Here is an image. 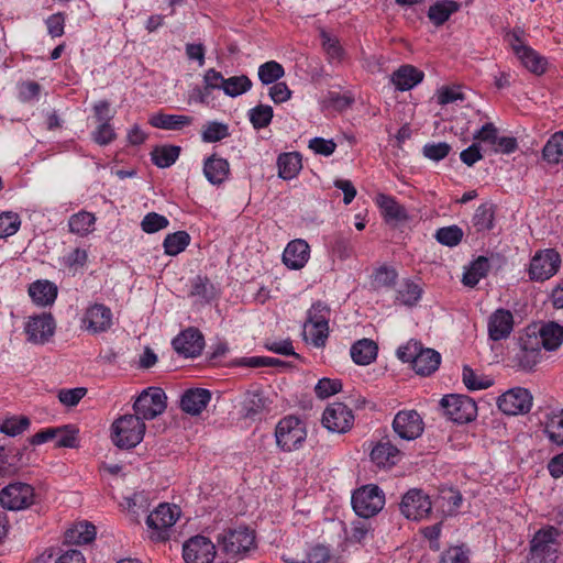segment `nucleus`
Masks as SVG:
<instances>
[{
	"instance_id": "nucleus-1",
	"label": "nucleus",
	"mask_w": 563,
	"mask_h": 563,
	"mask_svg": "<svg viewBox=\"0 0 563 563\" xmlns=\"http://www.w3.org/2000/svg\"><path fill=\"white\" fill-rule=\"evenodd\" d=\"M402 362L411 363L412 369L420 376L434 373L441 363V355L433 349L423 347L418 341L410 340L397 350Z\"/></svg>"
},
{
	"instance_id": "nucleus-2",
	"label": "nucleus",
	"mask_w": 563,
	"mask_h": 563,
	"mask_svg": "<svg viewBox=\"0 0 563 563\" xmlns=\"http://www.w3.org/2000/svg\"><path fill=\"white\" fill-rule=\"evenodd\" d=\"M306 438V424L296 416H286L276 424V445L284 452L298 450L302 446Z\"/></svg>"
},
{
	"instance_id": "nucleus-3",
	"label": "nucleus",
	"mask_w": 563,
	"mask_h": 563,
	"mask_svg": "<svg viewBox=\"0 0 563 563\" xmlns=\"http://www.w3.org/2000/svg\"><path fill=\"white\" fill-rule=\"evenodd\" d=\"M180 516L177 506L161 504L146 519L148 537L154 542H166L170 538L173 526Z\"/></svg>"
},
{
	"instance_id": "nucleus-4",
	"label": "nucleus",
	"mask_w": 563,
	"mask_h": 563,
	"mask_svg": "<svg viewBox=\"0 0 563 563\" xmlns=\"http://www.w3.org/2000/svg\"><path fill=\"white\" fill-rule=\"evenodd\" d=\"M559 533L554 528L539 530L531 540L527 563H556L559 558Z\"/></svg>"
},
{
	"instance_id": "nucleus-5",
	"label": "nucleus",
	"mask_w": 563,
	"mask_h": 563,
	"mask_svg": "<svg viewBox=\"0 0 563 563\" xmlns=\"http://www.w3.org/2000/svg\"><path fill=\"white\" fill-rule=\"evenodd\" d=\"M218 542L222 545L227 554L244 556L256 549V534L254 530L245 526H240L224 531L218 539Z\"/></svg>"
},
{
	"instance_id": "nucleus-6",
	"label": "nucleus",
	"mask_w": 563,
	"mask_h": 563,
	"mask_svg": "<svg viewBox=\"0 0 563 563\" xmlns=\"http://www.w3.org/2000/svg\"><path fill=\"white\" fill-rule=\"evenodd\" d=\"M111 440L119 449H132L141 443V418L124 415L111 426Z\"/></svg>"
},
{
	"instance_id": "nucleus-7",
	"label": "nucleus",
	"mask_w": 563,
	"mask_h": 563,
	"mask_svg": "<svg viewBox=\"0 0 563 563\" xmlns=\"http://www.w3.org/2000/svg\"><path fill=\"white\" fill-rule=\"evenodd\" d=\"M385 505V495L377 485H365L352 495V506L357 516L371 518Z\"/></svg>"
},
{
	"instance_id": "nucleus-8",
	"label": "nucleus",
	"mask_w": 563,
	"mask_h": 563,
	"mask_svg": "<svg viewBox=\"0 0 563 563\" xmlns=\"http://www.w3.org/2000/svg\"><path fill=\"white\" fill-rule=\"evenodd\" d=\"M561 266V256L553 249L538 251L530 261L529 277L531 280L545 282L553 277Z\"/></svg>"
},
{
	"instance_id": "nucleus-9",
	"label": "nucleus",
	"mask_w": 563,
	"mask_h": 563,
	"mask_svg": "<svg viewBox=\"0 0 563 563\" xmlns=\"http://www.w3.org/2000/svg\"><path fill=\"white\" fill-rule=\"evenodd\" d=\"M444 415L456 423H467L476 418V404L464 395H446L441 399Z\"/></svg>"
},
{
	"instance_id": "nucleus-10",
	"label": "nucleus",
	"mask_w": 563,
	"mask_h": 563,
	"mask_svg": "<svg viewBox=\"0 0 563 563\" xmlns=\"http://www.w3.org/2000/svg\"><path fill=\"white\" fill-rule=\"evenodd\" d=\"M34 488L22 482H14L0 490V504L9 510H22L33 505Z\"/></svg>"
},
{
	"instance_id": "nucleus-11",
	"label": "nucleus",
	"mask_w": 563,
	"mask_h": 563,
	"mask_svg": "<svg viewBox=\"0 0 563 563\" xmlns=\"http://www.w3.org/2000/svg\"><path fill=\"white\" fill-rule=\"evenodd\" d=\"M533 397L527 388L515 387L505 391L497 399L500 411L508 416L523 415L530 411Z\"/></svg>"
},
{
	"instance_id": "nucleus-12",
	"label": "nucleus",
	"mask_w": 563,
	"mask_h": 563,
	"mask_svg": "<svg viewBox=\"0 0 563 563\" xmlns=\"http://www.w3.org/2000/svg\"><path fill=\"white\" fill-rule=\"evenodd\" d=\"M432 510V503L429 495L421 489H409L401 499L400 511L409 520H421L427 518Z\"/></svg>"
},
{
	"instance_id": "nucleus-13",
	"label": "nucleus",
	"mask_w": 563,
	"mask_h": 563,
	"mask_svg": "<svg viewBox=\"0 0 563 563\" xmlns=\"http://www.w3.org/2000/svg\"><path fill=\"white\" fill-rule=\"evenodd\" d=\"M538 342V335L534 330L532 332L527 331L519 338L520 350L515 357L517 367L531 372L541 362L542 355Z\"/></svg>"
},
{
	"instance_id": "nucleus-14",
	"label": "nucleus",
	"mask_w": 563,
	"mask_h": 563,
	"mask_svg": "<svg viewBox=\"0 0 563 563\" xmlns=\"http://www.w3.org/2000/svg\"><path fill=\"white\" fill-rule=\"evenodd\" d=\"M354 422L352 410L343 402H332L323 411L322 424L331 432L345 433Z\"/></svg>"
},
{
	"instance_id": "nucleus-15",
	"label": "nucleus",
	"mask_w": 563,
	"mask_h": 563,
	"mask_svg": "<svg viewBox=\"0 0 563 563\" xmlns=\"http://www.w3.org/2000/svg\"><path fill=\"white\" fill-rule=\"evenodd\" d=\"M216 554V545L203 536L191 537L183 545V558L186 563H211Z\"/></svg>"
},
{
	"instance_id": "nucleus-16",
	"label": "nucleus",
	"mask_w": 563,
	"mask_h": 563,
	"mask_svg": "<svg viewBox=\"0 0 563 563\" xmlns=\"http://www.w3.org/2000/svg\"><path fill=\"white\" fill-rule=\"evenodd\" d=\"M393 429L399 438L410 441L422 434L424 423L416 410H401L394 418Z\"/></svg>"
},
{
	"instance_id": "nucleus-17",
	"label": "nucleus",
	"mask_w": 563,
	"mask_h": 563,
	"mask_svg": "<svg viewBox=\"0 0 563 563\" xmlns=\"http://www.w3.org/2000/svg\"><path fill=\"white\" fill-rule=\"evenodd\" d=\"M112 317L110 308L103 303H93L85 310L81 328L91 334L106 332L112 327Z\"/></svg>"
},
{
	"instance_id": "nucleus-18",
	"label": "nucleus",
	"mask_w": 563,
	"mask_h": 563,
	"mask_svg": "<svg viewBox=\"0 0 563 563\" xmlns=\"http://www.w3.org/2000/svg\"><path fill=\"white\" fill-rule=\"evenodd\" d=\"M55 320L51 313H41L32 316L25 323L24 331L27 341L33 344L46 343L55 333Z\"/></svg>"
},
{
	"instance_id": "nucleus-19",
	"label": "nucleus",
	"mask_w": 563,
	"mask_h": 563,
	"mask_svg": "<svg viewBox=\"0 0 563 563\" xmlns=\"http://www.w3.org/2000/svg\"><path fill=\"white\" fill-rule=\"evenodd\" d=\"M175 351L185 357H196L201 354L205 346L202 333L196 328L181 331L174 340Z\"/></svg>"
},
{
	"instance_id": "nucleus-20",
	"label": "nucleus",
	"mask_w": 563,
	"mask_h": 563,
	"mask_svg": "<svg viewBox=\"0 0 563 563\" xmlns=\"http://www.w3.org/2000/svg\"><path fill=\"white\" fill-rule=\"evenodd\" d=\"M510 45L522 65L533 74L541 75L547 69V59L523 44L517 34H512Z\"/></svg>"
},
{
	"instance_id": "nucleus-21",
	"label": "nucleus",
	"mask_w": 563,
	"mask_h": 563,
	"mask_svg": "<svg viewBox=\"0 0 563 563\" xmlns=\"http://www.w3.org/2000/svg\"><path fill=\"white\" fill-rule=\"evenodd\" d=\"M540 427L551 444L563 446V408L545 412L540 421Z\"/></svg>"
},
{
	"instance_id": "nucleus-22",
	"label": "nucleus",
	"mask_w": 563,
	"mask_h": 563,
	"mask_svg": "<svg viewBox=\"0 0 563 563\" xmlns=\"http://www.w3.org/2000/svg\"><path fill=\"white\" fill-rule=\"evenodd\" d=\"M310 257V246L302 239L290 241L284 250L283 262L290 269L302 268Z\"/></svg>"
},
{
	"instance_id": "nucleus-23",
	"label": "nucleus",
	"mask_w": 563,
	"mask_h": 563,
	"mask_svg": "<svg viewBox=\"0 0 563 563\" xmlns=\"http://www.w3.org/2000/svg\"><path fill=\"white\" fill-rule=\"evenodd\" d=\"M167 406V396L159 387L143 389V420H151L162 415Z\"/></svg>"
},
{
	"instance_id": "nucleus-24",
	"label": "nucleus",
	"mask_w": 563,
	"mask_h": 563,
	"mask_svg": "<svg viewBox=\"0 0 563 563\" xmlns=\"http://www.w3.org/2000/svg\"><path fill=\"white\" fill-rule=\"evenodd\" d=\"M376 203L386 223L398 224L409 219L406 208L391 196L378 194Z\"/></svg>"
},
{
	"instance_id": "nucleus-25",
	"label": "nucleus",
	"mask_w": 563,
	"mask_h": 563,
	"mask_svg": "<svg viewBox=\"0 0 563 563\" xmlns=\"http://www.w3.org/2000/svg\"><path fill=\"white\" fill-rule=\"evenodd\" d=\"M514 329V317L509 310L497 309L488 321V335L493 341H499L510 335Z\"/></svg>"
},
{
	"instance_id": "nucleus-26",
	"label": "nucleus",
	"mask_w": 563,
	"mask_h": 563,
	"mask_svg": "<svg viewBox=\"0 0 563 563\" xmlns=\"http://www.w3.org/2000/svg\"><path fill=\"white\" fill-rule=\"evenodd\" d=\"M424 78L423 71L412 65H402L391 74V82L399 91H407L419 85Z\"/></svg>"
},
{
	"instance_id": "nucleus-27",
	"label": "nucleus",
	"mask_w": 563,
	"mask_h": 563,
	"mask_svg": "<svg viewBox=\"0 0 563 563\" xmlns=\"http://www.w3.org/2000/svg\"><path fill=\"white\" fill-rule=\"evenodd\" d=\"M369 456L376 466L391 467L399 460L400 451L389 440H382L373 446Z\"/></svg>"
},
{
	"instance_id": "nucleus-28",
	"label": "nucleus",
	"mask_w": 563,
	"mask_h": 563,
	"mask_svg": "<svg viewBox=\"0 0 563 563\" xmlns=\"http://www.w3.org/2000/svg\"><path fill=\"white\" fill-rule=\"evenodd\" d=\"M540 349L555 351L563 343V325L549 321L542 324L537 332Z\"/></svg>"
},
{
	"instance_id": "nucleus-29",
	"label": "nucleus",
	"mask_w": 563,
	"mask_h": 563,
	"mask_svg": "<svg viewBox=\"0 0 563 563\" xmlns=\"http://www.w3.org/2000/svg\"><path fill=\"white\" fill-rule=\"evenodd\" d=\"M378 354V345L372 339H361L354 342L350 350L353 362L361 366L372 364Z\"/></svg>"
},
{
	"instance_id": "nucleus-30",
	"label": "nucleus",
	"mask_w": 563,
	"mask_h": 563,
	"mask_svg": "<svg viewBox=\"0 0 563 563\" xmlns=\"http://www.w3.org/2000/svg\"><path fill=\"white\" fill-rule=\"evenodd\" d=\"M211 395L207 389H189L181 396L180 407L185 412L197 416L207 407Z\"/></svg>"
},
{
	"instance_id": "nucleus-31",
	"label": "nucleus",
	"mask_w": 563,
	"mask_h": 563,
	"mask_svg": "<svg viewBox=\"0 0 563 563\" xmlns=\"http://www.w3.org/2000/svg\"><path fill=\"white\" fill-rule=\"evenodd\" d=\"M203 174L212 185H221L230 175L229 162L217 155H211L205 161Z\"/></svg>"
},
{
	"instance_id": "nucleus-32",
	"label": "nucleus",
	"mask_w": 563,
	"mask_h": 563,
	"mask_svg": "<svg viewBox=\"0 0 563 563\" xmlns=\"http://www.w3.org/2000/svg\"><path fill=\"white\" fill-rule=\"evenodd\" d=\"M57 287L49 280H36L29 286V295L37 306L46 307L54 303Z\"/></svg>"
},
{
	"instance_id": "nucleus-33",
	"label": "nucleus",
	"mask_w": 563,
	"mask_h": 563,
	"mask_svg": "<svg viewBox=\"0 0 563 563\" xmlns=\"http://www.w3.org/2000/svg\"><path fill=\"white\" fill-rule=\"evenodd\" d=\"M277 167L282 179H294L302 168V157L298 152L282 153L277 157Z\"/></svg>"
},
{
	"instance_id": "nucleus-34",
	"label": "nucleus",
	"mask_w": 563,
	"mask_h": 563,
	"mask_svg": "<svg viewBox=\"0 0 563 563\" xmlns=\"http://www.w3.org/2000/svg\"><path fill=\"white\" fill-rule=\"evenodd\" d=\"M148 123L157 129L176 131L190 125L192 123V118L183 114H166L158 112L150 117Z\"/></svg>"
},
{
	"instance_id": "nucleus-35",
	"label": "nucleus",
	"mask_w": 563,
	"mask_h": 563,
	"mask_svg": "<svg viewBox=\"0 0 563 563\" xmlns=\"http://www.w3.org/2000/svg\"><path fill=\"white\" fill-rule=\"evenodd\" d=\"M460 8L461 4L454 0H440L429 7L428 18L435 26H441Z\"/></svg>"
},
{
	"instance_id": "nucleus-36",
	"label": "nucleus",
	"mask_w": 563,
	"mask_h": 563,
	"mask_svg": "<svg viewBox=\"0 0 563 563\" xmlns=\"http://www.w3.org/2000/svg\"><path fill=\"white\" fill-rule=\"evenodd\" d=\"M180 155V146L172 144L156 145L150 152L151 161L158 168L172 166Z\"/></svg>"
},
{
	"instance_id": "nucleus-37",
	"label": "nucleus",
	"mask_w": 563,
	"mask_h": 563,
	"mask_svg": "<svg viewBox=\"0 0 563 563\" xmlns=\"http://www.w3.org/2000/svg\"><path fill=\"white\" fill-rule=\"evenodd\" d=\"M463 501L462 494L452 487L442 488L438 497V507L444 516H454Z\"/></svg>"
},
{
	"instance_id": "nucleus-38",
	"label": "nucleus",
	"mask_w": 563,
	"mask_h": 563,
	"mask_svg": "<svg viewBox=\"0 0 563 563\" xmlns=\"http://www.w3.org/2000/svg\"><path fill=\"white\" fill-rule=\"evenodd\" d=\"M96 527L91 522L81 521L68 529L65 533L67 542L74 544H88L96 538Z\"/></svg>"
},
{
	"instance_id": "nucleus-39",
	"label": "nucleus",
	"mask_w": 563,
	"mask_h": 563,
	"mask_svg": "<svg viewBox=\"0 0 563 563\" xmlns=\"http://www.w3.org/2000/svg\"><path fill=\"white\" fill-rule=\"evenodd\" d=\"M542 157L549 164L563 162V131L551 135L542 148Z\"/></svg>"
},
{
	"instance_id": "nucleus-40",
	"label": "nucleus",
	"mask_w": 563,
	"mask_h": 563,
	"mask_svg": "<svg viewBox=\"0 0 563 563\" xmlns=\"http://www.w3.org/2000/svg\"><path fill=\"white\" fill-rule=\"evenodd\" d=\"M95 222L96 217L92 213L80 211L69 218L68 227L70 232L80 236H86L93 231Z\"/></svg>"
},
{
	"instance_id": "nucleus-41",
	"label": "nucleus",
	"mask_w": 563,
	"mask_h": 563,
	"mask_svg": "<svg viewBox=\"0 0 563 563\" xmlns=\"http://www.w3.org/2000/svg\"><path fill=\"white\" fill-rule=\"evenodd\" d=\"M489 269V262L486 257L479 256L472 262L470 267L463 274V284L468 287H474L482 278H484Z\"/></svg>"
},
{
	"instance_id": "nucleus-42",
	"label": "nucleus",
	"mask_w": 563,
	"mask_h": 563,
	"mask_svg": "<svg viewBox=\"0 0 563 563\" xmlns=\"http://www.w3.org/2000/svg\"><path fill=\"white\" fill-rule=\"evenodd\" d=\"M267 399L261 393L247 394L243 402L244 417L247 419H255L265 410H267Z\"/></svg>"
},
{
	"instance_id": "nucleus-43",
	"label": "nucleus",
	"mask_w": 563,
	"mask_h": 563,
	"mask_svg": "<svg viewBox=\"0 0 563 563\" xmlns=\"http://www.w3.org/2000/svg\"><path fill=\"white\" fill-rule=\"evenodd\" d=\"M258 79L263 85H271L285 76V69L276 60H269L258 67Z\"/></svg>"
},
{
	"instance_id": "nucleus-44",
	"label": "nucleus",
	"mask_w": 563,
	"mask_h": 563,
	"mask_svg": "<svg viewBox=\"0 0 563 563\" xmlns=\"http://www.w3.org/2000/svg\"><path fill=\"white\" fill-rule=\"evenodd\" d=\"M190 236L186 231L168 234L164 240L165 253L172 256L181 253L189 244Z\"/></svg>"
},
{
	"instance_id": "nucleus-45",
	"label": "nucleus",
	"mask_w": 563,
	"mask_h": 563,
	"mask_svg": "<svg viewBox=\"0 0 563 563\" xmlns=\"http://www.w3.org/2000/svg\"><path fill=\"white\" fill-rule=\"evenodd\" d=\"M494 214L495 211L493 205L482 203L473 216V225L478 232L490 230L494 224Z\"/></svg>"
},
{
	"instance_id": "nucleus-46",
	"label": "nucleus",
	"mask_w": 563,
	"mask_h": 563,
	"mask_svg": "<svg viewBox=\"0 0 563 563\" xmlns=\"http://www.w3.org/2000/svg\"><path fill=\"white\" fill-rule=\"evenodd\" d=\"M471 550L465 544L451 545L440 555L439 563H470Z\"/></svg>"
},
{
	"instance_id": "nucleus-47",
	"label": "nucleus",
	"mask_w": 563,
	"mask_h": 563,
	"mask_svg": "<svg viewBox=\"0 0 563 563\" xmlns=\"http://www.w3.org/2000/svg\"><path fill=\"white\" fill-rule=\"evenodd\" d=\"M56 448H77L78 429L71 424L56 427Z\"/></svg>"
},
{
	"instance_id": "nucleus-48",
	"label": "nucleus",
	"mask_w": 563,
	"mask_h": 563,
	"mask_svg": "<svg viewBox=\"0 0 563 563\" xmlns=\"http://www.w3.org/2000/svg\"><path fill=\"white\" fill-rule=\"evenodd\" d=\"M252 87L251 79L245 76H233L224 80L223 91L227 96L238 97L246 91H249Z\"/></svg>"
},
{
	"instance_id": "nucleus-49",
	"label": "nucleus",
	"mask_w": 563,
	"mask_h": 563,
	"mask_svg": "<svg viewBox=\"0 0 563 563\" xmlns=\"http://www.w3.org/2000/svg\"><path fill=\"white\" fill-rule=\"evenodd\" d=\"M273 119V108L267 104H258L250 110V121L255 129L266 128Z\"/></svg>"
},
{
	"instance_id": "nucleus-50",
	"label": "nucleus",
	"mask_w": 563,
	"mask_h": 563,
	"mask_svg": "<svg viewBox=\"0 0 563 563\" xmlns=\"http://www.w3.org/2000/svg\"><path fill=\"white\" fill-rule=\"evenodd\" d=\"M421 297L419 285L406 280L398 290L397 300L406 306L415 305Z\"/></svg>"
},
{
	"instance_id": "nucleus-51",
	"label": "nucleus",
	"mask_w": 563,
	"mask_h": 563,
	"mask_svg": "<svg viewBox=\"0 0 563 563\" xmlns=\"http://www.w3.org/2000/svg\"><path fill=\"white\" fill-rule=\"evenodd\" d=\"M119 508L124 518L131 522L132 525H139V509L140 506L137 504V493H134L132 496L124 497L122 501L119 503Z\"/></svg>"
},
{
	"instance_id": "nucleus-52",
	"label": "nucleus",
	"mask_w": 563,
	"mask_h": 563,
	"mask_svg": "<svg viewBox=\"0 0 563 563\" xmlns=\"http://www.w3.org/2000/svg\"><path fill=\"white\" fill-rule=\"evenodd\" d=\"M342 390V382L340 379L321 378L314 386L316 396L320 399L329 398Z\"/></svg>"
},
{
	"instance_id": "nucleus-53",
	"label": "nucleus",
	"mask_w": 563,
	"mask_h": 563,
	"mask_svg": "<svg viewBox=\"0 0 563 563\" xmlns=\"http://www.w3.org/2000/svg\"><path fill=\"white\" fill-rule=\"evenodd\" d=\"M229 135L228 125L220 122H209L203 126L201 137L207 143H214Z\"/></svg>"
},
{
	"instance_id": "nucleus-54",
	"label": "nucleus",
	"mask_w": 563,
	"mask_h": 563,
	"mask_svg": "<svg viewBox=\"0 0 563 563\" xmlns=\"http://www.w3.org/2000/svg\"><path fill=\"white\" fill-rule=\"evenodd\" d=\"M322 47L331 60L342 62L344 58V49L336 37L330 36L328 33H321Z\"/></svg>"
},
{
	"instance_id": "nucleus-55",
	"label": "nucleus",
	"mask_w": 563,
	"mask_h": 563,
	"mask_svg": "<svg viewBox=\"0 0 563 563\" xmlns=\"http://www.w3.org/2000/svg\"><path fill=\"white\" fill-rule=\"evenodd\" d=\"M21 224L18 213L8 211L0 213V238H8L16 233Z\"/></svg>"
},
{
	"instance_id": "nucleus-56",
	"label": "nucleus",
	"mask_w": 563,
	"mask_h": 563,
	"mask_svg": "<svg viewBox=\"0 0 563 563\" xmlns=\"http://www.w3.org/2000/svg\"><path fill=\"white\" fill-rule=\"evenodd\" d=\"M435 238L443 245L455 246L461 242L463 232L457 225L444 227L437 231Z\"/></svg>"
},
{
	"instance_id": "nucleus-57",
	"label": "nucleus",
	"mask_w": 563,
	"mask_h": 563,
	"mask_svg": "<svg viewBox=\"0 0 563 563\" xmlns=\"http://www.w3.org/2000/svg\"><path fill=\"white\" fill-rule=\"evenodd\" d=\"M306 334L311 340L314 346L321 347L325 344L329 335V325L324 323H308L305 329Z\"/></svg>"
},
{
	"instance_id": "nucleus-58",
	"label": "nucleus",
	"mask_w": 563,
	"mask_h": 563,
	"mask_svg": "<svg viewBox=\"0 0 563 563\" xmlns=\"http://www.w3.org/2000/svg\"><path fill=\"white\" fill-rule=\"evenodd\" d=\"M29 426L30 420L27 417H12L3 421L0 431L10 437H15L26 430Z\"/></svg>"
},
{
	"instance_id": "nucleus-59",
	"label": "nucleus",
	"mask_w": 563,
	"mask_h": 563,
	"mask_svg": "<svg viewBox=\"0 0 563 563\" xmlns=\"http://www.w3.org/2000/svg\"><path fill=\"white\" fill-rule=\"evenodd\" d=\"M168 223L166 217L156 212H150L143 217V231L146 233H155L167 228Z\"/></svg>"
},
{
	"instance_id": "nucleus-60",
	"label": "nucleus",
	"mask_w": 563,
	"mask_h": 563,
	"mask_svg": "<svg viewBox=\"0 0 563 563\" xmlns=\"http://www.w3.org/2000/svg\"><path fill=\"white\" fill-rule=\"evenodd\" d=\"M451 151V146L445 142L429 143L423 146V155L431 161H441L445 158Z\"/></svg>"
},
{
	"instance_id": "nucleus-61",
	"label": "nucleus",
	"mask_w": 563,
	"mask_h": 563,
	"mask_svg": "<svg viewBox=\"0 0 563 563\" xmlns=\"http://www.w3.org/2000/svg\"><path fill=\"white\" fill-rule=\"evenodd\" d=\"M498 139V130L492 122L484 124L474 134V140L489 144L492 146V150H494V147L496 146Z\"/></svg>"
},
{
	"instance_id": "nucleus-62",
	"label": "nucleus",
	"mask_w": 563,
	"mask_h": 563,
	"mask_svg": "<svg viewBox=\"0 0 563 563\" xmlns=\"http://www.w3.org/2000/svg\"><path fill=\"white\" fill-rule=\"evenodd\" d=\"M86 394L87 389L85 387L62 389L58 393V399L63 405L74 407L86 396Z\"/></svg>"
},
{
	"instance_id": "nucleus-63",
	"label": "nucleus",
	"mask_w": 563,
	"mask_h": 563,
	"mask_svg": "<svg viewBox=\"0 0 563 563\" xmlns=\"http://www.w3.org/2000/svg\"><path fill=\"white\" fill-rule=\"evenodd\" d=\"M330 308L323 302H316L308 312V323H324L328 325Z\"/></svg>"
},
{
	"instance_id": "nucleus-64",
	"label": "nucleus",
	"mask_w": 563,
	"mask_h": 563,
	"mask_svg": "<svg viewBox=\"0 0 563 563\" xmlns=\"http://www.w3.org/2000/svg\"><path fill=\"white\" fill-rule=\"evenodd\" d=\"M308 147L316 154L330 156L336 148V143L333 140H325L323 137H313L309 141Z\"/></svg>"
}]
</instances>
